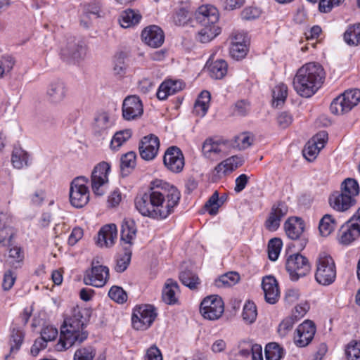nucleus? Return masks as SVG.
Here are the masks:
<instances>
[{"label": "nucleus", "mask_w": 360, "mask_h": 360, "mask_svg": "<svg viewBox=\"0 0 360 360\" xmlns=\"http://www.w3.org/2000/svg\"><path fill=\"white\" fill-rule=\"evenodd\" d=\"M195 19L201 25H215L219 18L217 8L212 5H202L195 13Z\"/></svg>", "instance_id": "4be33fe9"}, {"label": "nucleus", "mask_w": 360, "mask_h": 360, "mask_svg": "<svg viewBox=\"0 0 360 360\" xmlns=\"http://www.w3.org/2000/svg\"><path fill=\"white\" fill-rule=\"evenodd\" d=\"M87 182V179L84 176L76 177L72 181L69 193L70 202L89 201V191L86 185Z\"/></svg>", "instance_id": "a211bd4d"}, {"label": "nucleus", "mask_w": 360, "mask_h": 360, "mask_svg": "<svg viewBox=\"0 0 360 360\" xmlns=\"http://www.w3.org/2000/svg\"><path fill=\"white\" fill-rule=\"evenodd\" d=\"M252 139L248 134H241L235 137L233 147L245 150L252 145Z\"/></svg>", "instance_id": "e2e57ef3"}, {"label": "nucleus", "mask_w": 360, "mask_h": 360, "mask_svg": "<svg viewBox=\"0 0 360 360\" xmlns=\"http://www.w3.org/2000/svg\"><path fill=\"white\" fill-rule=\"evenodd\" d=\"M266 360H280L283 356V349L276 342H271L265 347Z\"/></svg>", "instance_id": "c03bdc74"}, {"label": "nucleus", "mask_w": 360, "mask_h": 360, "mask_svg": "<svg viewBox=\"0 0 360 360\" xmlns=\"http://www.w3.org/2000/svg\"><path fill=\"white\" fill-rule=\"evenodd\" d=\"M143 358L144 360H163L161 351L155 345H152L146 351Z\"/></svg>", "instance_id": "69168bd1"}, {"label": "nucleus", "mask_w": 360, "mask_h": 360, "mask_svg": "<svg viewBox=\"0 0 360 360\" xmlns=\"http://www.w3.org/2000/svg\"><path fill=\"white\" fill-rule=\"evenodd\" d=\"M288 211L287 204H274L264 223L266 229L270 231H276Z\"/></svg>", "instance_id": "412c9836"}, {"label": "nucleus", "mask_w": 360, "mask_h": 360, "mask_svg": "<svg viewBox=\"0 0 360 360\" xmlns=\"http://www.w3.org/2000/svg\"><path fill=\"white\" fill-rule=\"evenodd\" d=\"M316 326L313 321L305 320L295 329L293 342L298 347H304L312 341L316 333Z\"/></svg>", "instance_id": "4468645a"}, {"label": "nucleus", "mask_w": 360, "mask_h": 360, "mask_svg": "<svg viewBox=\"0 0 360 360\" xmlns=\"http://www.w3.org/2000/svg\"><path fill=\"white\" fill-rule=\"evenodd\" d=\"M58 330L52 326H44L41 331V337L47 342L52 341L58 335Z\"/></svg>", "instance_id": "338daca9"}, {"label": "nucleus", "mask_w": 360, "mask_h": 360, "mask_svg": "<svg viewBox=\"0 0 360 360\" xmlns=\"http://www.w3.org/2000/svg\"><path fill=\"white\" fill-rule=\"evenodd\" d=\"M257 311L255 304L252 301L245 302L242 313L243 320L248 323H252L257 318Z\"/></svg>", "instance_id": "49530a36"}, {"label": "nucleus", "mask_w": 360, "mask_h": 360, "mask_svg": "<svg viewBox=\"0 0 360 360\" xmlns=\"http://www.w3.org/2000/svg\"><path fill=\"white\" fill-rule=\"evenodd\" d=\"M179 292V286L176 281L167 280L162 290V300L168 304H175L177 301L176 295Z\"/></svg>", "instance_id": "473e14b6"}, {"label": "nucleus", "mask_w": 360, "mask_h": 360, "mask_svg": "<svg viewBox=\"0 0 360 360\" xmlns=\"http://www.w3.org/2000/svg\"><path fill=\"white\" fill-rule=\"evenodd\" d=\"M85 51L86 47L82 41L70 38L61 47L60 55L63 60L71 62L83 57Z\"/></svg>", "instance_id": "6ab92c4d"}, {"label": "nucleus", "mask_w": 360, "mask_h": 360, "mask_svg": "<svg viewBox=\"0 0 360 360\" xmlns=\"http://www.w3.org/2000/svg\"><path fill=\"white\" fill-rule=\"evenodd\" d=\"M141 202H179L180 191L160 179L152 181L146 191L140 194Z\"/></svg>", "instance_id": "7ed1b4c3"}, {"label": "nucleus", "mask_w": 360, "mask_h": 360, "mask_svg": "<svg viewBox=\"0 0 360 360\" xmlns=\"http://www.w3.org/2000/svg\"><path fill=\"white\" fill-rule=\"evenodd\" d=\"M67 94L66 86L62 81L56 80L51 82L47 88L46 95L49 101L54 104L61 103Z\"/></svg>", "instance_id": "bb28decb"}, {"label": "nucleus", "mask_w": 360, "mask_h": 360, "mask_svg": "<svg viewBox=\"0 0 360 360\" xmlns=\"http://www.w3.org/2000/svg\"><path fill=\"white\" fill-rule=\"evenodd\" d=\"M360 236V207L338 231L337 239L342 245H349Z\"/></svg>", "instance_id": "423d86ee"}, {"label": "nucleus", "mask_w": 360, "mask_h": 360, "mask_svg": "<svg viewBox=\"0 0 360 360\" xmlns=\"http://www.w3.org/2000/svg\"><path fill=\"white\" fill-rule=\"evenodd\" d=\"M261 15V11L257 8L248 7L241 12V18L245 20H252L258 18Z\"/></svg>", "instance_id": "0e129e2a"}, {"label": "nucleus", "mask_w": 360, "mask_h": 360, "mask_svg": "<svg viewBox=\"0 0 360 360\" xmlns=\"http://www.w3.org/2000/svg\"><path fill=\"white\" fill-rule=\"evenodd\" d=\"M336 225V220L331 214H324L320 219L319 224V231L320 235L323 237L330 236L335 231Z\"/></svg>", "instance_id": "f704fd0d"}, {"label": "nucleus", "mask_w": 360, "mask_h": 360, "mask_svg": "<svg viewBox=\"0 0 360 360\" xmlns=\"http://www.w3.org/2000/svg\"><path fill=\"white\" fill-rule=\"evenodd\" d=\"M157 315L156 309L153 305L143 304L136 307L131 317L132 326L136 330H146L154 322Z\"/></svg>", "instance_id": "6e6552de"}, {"label": "nucleus", "mask_w": 360, "mask_h": 360, "mask_svg": "<svg viewBox=\"0 0 360 360\" xmlns=\"http://www.w3.org/2000/svg\"><path fill=\"white\" fill-rule=\"evenodd\" d=\"M110 298L117 303H124L127 300V293L118 286H112L108 292Z\"/></svg>", "instance_id": "13d9d810"}, {"label": "nucleus", "mask_w": 360, "mask_h": 360, "mask_svg": "<svg viewBox=\"0 0 360 360\" xmlns=\"http://www.w3.org/2000/svg\"><path fill=\"white\" fill-rule=\"evenodd\" d=\"M210 99V93L207 91H202L195 103L193 112L200 117H204L209 108Z\"/></svg>", "instance_id": "72a5a7b5"}, {"label": "nucleus", "mask_w": 360, "mask_h": 360, "mask_svg": "<svg viewBox=\"0 0 360 360\" xmlns=\"http://www.w3.org/2000/svg\"><path fill=\"white\" fill-rule=\"evenodd\" d=\"M14 231L13 226L9 224L0 226V245L7 246L10 245L11 240L13 236Z\"/></svg>", "instance_id": "6e6d98bb"}, {"label": "nucleus", "mask_w": 360, "mask_h": 360, "mask_svg": "<svg viewBox=\"0 0 360 360\" xmlns=\"http://www.w3.org/2000/svg\"><path fill=\"white\" fill-rule=\"evenodd\" d=\"M15 279L16 276L13 271L11 270L6 271L4 276L2 283L4 290H9L14 285Z\"/></svg>", "instance_id": "774afa93"}, {"label": "nucleus", "mask_w": 360, "mask_h": 360, "mask_svg": "<svg viewBox=\"0 0 360 360\" xmlns=\"http://www.w3.org/2000/svg\"><path fill=\"white\" fill-rule=\"evenodd\" d=\"M87 311L75 307L64 320L60 327V338L56 345L58 351H64L76 343L84 342L88 337L86 326L88 322Z\"/></svg>", "instance_id": "f257e3e1"}, {"label": "nucleus", "mask_w": 360, "mask_h": 360, "mask_svg": "<svg viewBox=\"0 0 360 360\" xmlns=\"http://www.w3.org/2000/svg\"><path fill=\"white\" fill-rule=\"evenodd\" d=\"M179 278L181 283L191 289H195L199 284L198 277L191 271H183L180 274Z\"/></svg>", "instance_id": "603ef678"}, {"label": "nucleus", "mask_w": 360, "mask_h": 360, "mask_svg": "<svg viewBox=\"0 0 360 360\" xmlns=\"http://www.w3.org/2000/svg\"><path fill=\"white\" fill-rule=\"evenodd\" d=\"M131 136V131L129 129L120 131L115 133L111 140L110 148L113 150L117 149Z\"/></svg>", "instance_id": "8fccbe9b"}, {"label": "nucleus", "mask_w": 360, "mask_h": 360, "mask_svg": "<svg viewBox=\"0 0 360 360\" xmlns=\"http://www.w3.org/2000/svg\"><path fill=\"white\" fill-rule=\"evenodd\" d=\"M208 69L212 78L221 79L227 73L228 65L224 60H217L209 65Z\"/></svg>", "instance_id": "e433bc0d"}, {"label": "nucleus", "mask_w": 360, "mask_h": 360, "mask_svg": "<svg viewBox=\"0 0 360 360\" xmlns=\"http://www.w3.org/2000/svg\"><path fill=\"white\" fill-rule=\"evenodd\" d=\"M141 37L147 45L153 48L160 47L165 40L163 31L157 25H150L146 27L142 31Z\"/></svg>", "instance_id": "b1692460"}, {"label": "nucleus", "mask_w": 360, "mask_h": 360, "mask_svg": "<svg viewBox=\"0 0 360 360\" xmlns=\"http://www.w3.org/2000/svg\"><path fill=\"white\" fill-rule=\"evenodd\" d=\"M347 360H360V340H352L345 347Z\"/></svg>", "instance_id": "09e8293b"}, {"label": "nucleus", "mask_w": 360, "mask_h": 360, "mask_svg": "<svg viewBox=\"0 0 360 360\" xmlns=\"http://www.w3.org/2000/svg\"><path fill=\"white\" fill-rule=\"evenodd\" d=\"M141 15L138 11L128 9L123 11L120 17L119 22L124 28H128L139 22Z\"/></svg>", "instance_id": "c9c22d12"}, {"label": "nucleus", "mask_w": 360, "mask_h": 360, "mask_svg": "<svg viewBox=\"0 0 360 360\" xmlns=\"http://www.w3.org/2000/svg\"><path fill=\"white\" fill-rule=\"evenodd\" d=\"M110 277L109 269L100 264L99 257H95L91 262V269L84 276L86 284L96 288L104 286Z\"/></svg>", "instance_id": "9b49d317"}, {"label": "nucleus", "mask_w": 360, "mask_h": 360, "mask_svg": "<svg viewBox=\"0 0 360 360\" xmlns=\"http://www.w3.org/2000/svg\"><path fill=\"white\" fill-rule=\"evenodd\" d=\"M286 269L290 278L292 281H297L309 272L310 265L305 257L300 254H294L287 259Z\"/></svg>", "instance_id": "f8f14e48"}, {"label": "nucleus", "mask_w": 360, "mask_h": 360, "mask_svg": "<svg viewBox=\"0 0 360 360\" xmlns=\"http://www.w3.org/2000/svg\"><path fill=\"white\" fill-rule=\"evenodd\" d=\"M262 288L264 294V299L269 304L276 303L280 298V290L276 279L271 276L263 278Z\"/></svg>", "instance_id": "5701e85b"}, {"label": "nucleus", "mask_w": 360, "mask_h": 360, "mask_svg": "<svg viewBox=\"0 0 360 360\" xmlns=\"http://www.w3.org/2000/svg\"><path fill=\"white\" fill-rule=\"evenodd\" d=\"M163 162L172 172L179 173L184 167V157L178 147L171 146L165 153Z\"/></svg>", "instance_id": "f3484780"}, {"label": "nucleus", "mask_w": 360, "mask_h": 360, "mask_svg": "<svg viewBox=\"0 0 360 360\" xmlns=\"http://www.w3.org/2000/svg\"><path fill=\"white\" fill-rule=\"evenodd\" d=\"M136 155L134 152L130 151L123 155L120 159V169L122 174H127L130 169L134 168L136 165Z\"/></svg>", "instance_id": "37998d69"}, {"label": "nucleus", "mask_w": 360, "mask_h": 360, "mask_svg": "<svg viewBox=\"0 0 360 360\" xmlns=\"http://www.w3.org/2000/svg\"><path fill=\"white\" fill-rule=\"evenodd\" d=\"M321 150L318 146L310 141L303 150V155L309 162H312L316 159Z\"/></svg>", "instance_id": "680f3d73"}, {"label": "nucleus", "mask_w": 360, "mask_h": 360, "mask_svg": "<svg viewBox=\"0 0 360 360\" xmlns=\"http://www.w3.org/2000/svg\"><path fill=\"white\" fill-rule=\"evenodd\" d=\"M283 245L282 240L280 238H274L269 240L268 244L269 258L271 261H276L280 255Z\"/></svg>", "instance_id": "3c124183"}, {"label": "nucleus", "mask_w": 360, "mask_h": 360, "mask_svg": "<svg viewBox=\"0 0 360 360\" xmlns=\"http://www.w3.org/2000/svg\"><path fill=\"white\" fill-rule=\"evenodd\" d=\"M176 204H135L136 210L143 217L155 219L166 218Z\"/></svg>", "instance_id": "ddd939ff"}, {"label": "nucleus", "mask_w": 360, "mask_h": 360, "mask_svg": "<svg viewBox=\"0 0 360 360\" xmlns=\"http://www.w3.org/2000/svg\"><path fill=\"white\" fill-rule=\"evenodd\" d=\"M336 277V268L333 259L327 253L319 254L316 261L315 278L323 285H328L334 282Z\"/></svg>", "instance_id": "20e7f679"}, {"label": "nucleus", "mask_w": 360, "mask_h": 360, "mask_svg": "<svg viewBox=\"0 0 360 360\" xmlns=\"http://www.w3.org/2000/svg\"><path fill=\"white\" fill-rule=\"evenodd\" d=\"M359 194L358 182L352 178L345 179L340 186V191H334L329 198V202H355Z\"/></svg>", "instance_id": "0eeeda50"}, {"label": "nucleus", "mask_w": 360, "mask_h": 360, "mask_svg": "<svg viewBox=\"0 0 360 360\" xmlns=\"http://www.w3.org/2000/svg\"><path fill=\"white\" fill-rule=\"evenodd\" d=\"M159 148L160 141L158 136L154 134L146 136L139 143L140 155L145 160H152L156 157Z\"/></svg>", "instance_id": "aec40b11"}, {"label": "nucleus", "mask_w": 360, "mask_h": 360, "mask_svg": "<svg viewBox=\"0 0 360 360\" xmlns=\"http://www.w3.org/2000/svg\"><path fill=\"white\" fill-rule=\"evenodd\" d=\"M122 111L125 120H134L141 117L143 113L141 100L136 95L127 96L122 102Z\"/></svg>", "instance_id": "2eb2a0df"}, {"label": "nucleus", "mask_w": 360, "mask_h": 360, "mask_svg": "<svg viewBox=\"0 0 360 360\" xmlns=\"http://www.w3.org/2000/svg\"><path fill=\"white\" fill-rule=\"evenodd\" d=\"M23 331L20 328H13L11 334V350H18L22 344L23 339Z\"/></svg>", "instance_id": "4d7b16f0"}, {"label": "nucleus", "mask_w": 360, "mask_h": 360, "mask_svg": "<svg viewBox=\"0 0 360 360\" xmlns=\"http://www.w3.org/2000/svg\"><path fill=\"white\" fill-rule=\"evenodd\" d=\"M229 145V141L213 137L207 138L202 146V155L211 161H217L228 154Z\"/></svg>", "instance_id": "9d476101"}, {"label": "nucleus", "mask_w": 360, "mask_h": 360, "mask_svg": "<svg viewBox=\"0 0 360 360\" xmlns=\"http://www.w3.org/2000/svg\"><path fill=\"white\" fill-rule=\"evenodd\" d=\"M236 360H263L262 346L255 344L240 349L236 354Z\"/></svg>", "instance_id": "c756f323"}, {"label": "nucleus", "mask_w": 360, "mask_h": 360, "mask_svg": "<svg viewBox=\"0 0 360 360\" xmlns=\"http://www.w3.org/2000/svg\"><path fill=\"white\" fill-rule=\"evenodd\" d=\"M131 260V253L125 252L124 254L119 255L116 259L115 270L117 272H123L128 267Z\"/></svg>", "instance_id": "bf43d9fd"}, {"label": "nucleus", "mask_w": 360, "mask_h": 360, "mask_svg": "<svg viewBox=\"0 0 360 360\" xmlns=\"http://www.w3.org/2000/svg\"><path fill=\"white\" fill-rule=\"evenodd\" d=\"M201 315L206 319L215 321L219 319L224 311V303L221 297L212 295L205 297L200 307Z\"/></svg>", "instance_id": "1a4fd4ad"}, {"label": "nucleus", "mask_w": 360, "mask_h": 360, "mask_svg": "<svg viewBox=\"0 0 360 360\" xmlns=\"http://www.w3.org/2000/svg\"><path fill=\"white\" fill-rule=\"evenodd\" d=\"M245 159L242 155H233L219 163L214 168L219 176L231 174L243 165Z\"/></svg>", "instance_id": "393cba45"}, {"label": "nucleus", "mask_w": 360, "mask_h": 360, "mask_svg": "<svg viewBox=\"0 0 360 360\" xmlns=\"http://www.w3.org/2000/svg\"><path fill=\"white\" fill-rule=\"evenodd\" d=\"M183 87L184 84L180 80H166L159 86L157 92V97L160 100H165L169 96L173 95L181 91Z\"/></svg>", "instance_id": "c85d7f7f"}, {"label": "nucleus", "mask_w": 360, "mask_h": 360, "mask_svg": "<svg viewBox=\"0 0 360 360\" xmlns=\"http://www.w3.org/2000/svg\"><path fill=\"white\" fill-rule=\"evenodd\" d=\"M135 221L131 219H124L121 228V240L127 244H132L136 235Z\"/></svg>", "instance_id": "7c9ffc66"}, {"label": "nucleus", "mask_w": 360, "mask_h": 360, "mask_svg": "<svg viewBox=\"0 0 360 360\" xmlns=\"http://www.w3.org/2000/svg\"><path fill=\"white\" fill-rule=\"evenodd\" d=\"M240 279L239 274L236 272H229L219 277L215 281V285L218 288L230 287L235 285Z\"/></svg>", "instance_id": "a19ab883"}, {"label": "nucleus", "mask_w": 360, "mask_h": 360, "mask_svg": "<svg viewBox=\"0 0 360 360\" xmlns=\"http://www.w3.org/2000/svg\"><path fill=\"white\" fill-rule=\"evenodd\" d=\"M325 72L322 66L316 63L302 65L293 79V87L302 97L314 95L323 83Z\"/></svg>", "instance_id": "f03ea898"}, {"label": "nucleus", "mask_w": 360, "mask_h": 360, "mask_svg": "<svg viewBox=\"0 0 360 360\" xmlns=\"http://www.w3.org/2000/svg\"><path fill=\"white\" fill-rule=\"evenodd\" d=\"M197 34V39L202 43H207L219 34V27L216 25H202Z\"/></svg>", "instance_id": "4c0bfd02"}, {"label": "nucleus", "mask_w": 360, "mask_h": 360, "mask_svg": "<svg viewBox=\"0 0 360 360\" xmlns=\"http://www.w3.org/2000/svg\"><path fill=\"white\" fill-rule=\"evenodd\" d=\"M110 169L109 164L105 162H102L94 167L91 174V188L95 195L101 196L104 194L101 186L108 181Z\"/></svg>", "instance_id": "dca6fc26"}, {"label": "nucleus", "mask_w": 360, "mask_h": 360, "mask_svg": "<svg viewBox=\"0 0 360 360\" xmlns=\"http://www.w3.org/2000/svg\"><path fill=\"white\" fill-rule=\"evenodd\" d=\"M15 65V60L11 56H4L0 59V78L9 73Z\"/></svg>", "instance_id": "052dcab7"}, {"label": "nucleus", "mask_w": 360, "mask_h": 360, "mask_svg": "<svg viewBox=\"0 0 360 360\" xmlns=\"http://www.w3.org/2000/svg\"><path fill=\"white\" fill-rule=\"evenodd\" d=\"M96 353V349L92 346L81 347L76 349L73 360H93Z\"/></svg>", "instance_id": "de8ad7c7"}, {"label": "nucleus", "mask_w": 360, "mask_h": 360, "mask_svg": "<svg viewBox=\"0 0 360 360\" xmlns=\"http://www.w3.org/2000/svg\"><path fill=\"white\" fill-rule=\"evenodd\" d=\"M345 42L350 46L360 43V24L349 26L344 34Z\"/></svg>", "instance_id": "58836bf2"}, {"label": "nucleus", "mask_w": 360, "mask_h": 360, "mask_svg": "<svg viewBox=\"0 0 360 360\" xmlns=\"http://www.w3.org/2000/svg\"><path fill=\"white\" fill-rule=\"evenodd\" d=\"M248 53V44L231 43L230 53L233 58L240 60L243 58Z\"/></svg>", "instance_id": "5fc2aeb1"}, {"label": "nucleus", "mask_w": 360, "mask_h": 360, "mask_svg": "<svg viewBox=\"0 0 360 360\" xmlns=\"http://www.w3.org/2000/svg\"><path fill=\"white\" fill-rule=\"evenodd\" d=\"M288 87L284 84H279L272 91L273 105L276 107L283 104L287 98Z\"/></svg>", "instance_id": "79ce46f5"}, {"label": "nucleus", "mask_w": 360, "mask_h": 360, "mask_svg": "<svg viewBox=\"0 0 360 360\" xmlns=\"http://www.w3.org/2000/svg\"><path fill=\"white\" fill-rule=\"evenodd\" d=\"M125 59L126 56L123 53L117 54L114 58L113 72L119 77H123L127 73L128 65Z\"/></svg>", "instance_id": "ea45409f"}, {"label": "nucleus", "mask_w": 360, "mask_h": 360, "mask_svg": "<svg viewBox=\"0 0 360 360\" xmlns=\"http://www.w3.org/2000/svg\"><path fill=\"white\" fill-rule=\"evenodd\" d=\"M359 101L360 90H347L332 101L330 110L334 115H343L349 112Z\"/></svg>", "instance_id": "39448f33"}, {"label": "nucleus", "mask_w": 360, "mask_h": 360, "mask_svg": "<svg viewBox=\"0 0 360 360\" xmlns=\"http://www.w3.org/2000/svg\"><path fill=\"white\" fill-rule=\"evenodd\" d=\"M117 236V226L114 224L103 226L98 232L97 245L101 248H109L114 245Z\"/></svg>", "instance_id": "a878e982"}, {"label": "nucleus", "mask_w": 360, "mask_h": 360, "mask_svg": "<svg viewBox=\"0 0 360 360\" xmlns=\"http://www.w3.org/2000/svg\"><path fill=\"white\" fill-rule=\"evenodd\" d=\"M286 235L288 238L296 240L304 231V221L298 217H289L284 224Z\"/></svg>", "instance_id": "cd10ccee"}, {"label": "nucleus", "mask_w": 360, "mask_h": 360, "mask_svg": "<svg viewBox=\"0 0 360 360\" xmlns=\"http://www.w3.org/2000/svg\"><path fill=\"white\" fill-rule=\"evenodd\" d=\"M112 127V122L107 112L99 114L96 118L94 124V133L98 136H105Z\"/></svg>", "instance_id": "2f4dec72"}, {"label": "nucleus", "mask_w": 360, "mask_h": 360, "mask_svg": "<svg viewBox=\"0 0 360 360\" xmlns=\"http://www.w3.org/2000/svg\"><path fill=\"white\" fill-rule=\"evenodd\" d=\"M296 318L288 316L285 318L278 326V333L281 337H285L292 330L296 323Z\"/></svg>", "instance_id": "864d4df0"}, {"label": "nucleus", "mask_w": 360, "mask_h": 360, "mask_svg": "<svg viewBox=\"0 0 360 360\" xmlns=\"http://www.w3.org/2000/svg\"><path fill=\"white\" fill-rule=\"evenodd\" d=\"M28 155L21 148H16L13 151L11 162L15 168L21 169L27 165Z\"/></svg>", "instance_id": "a18cd8bd"}]
</instances>
